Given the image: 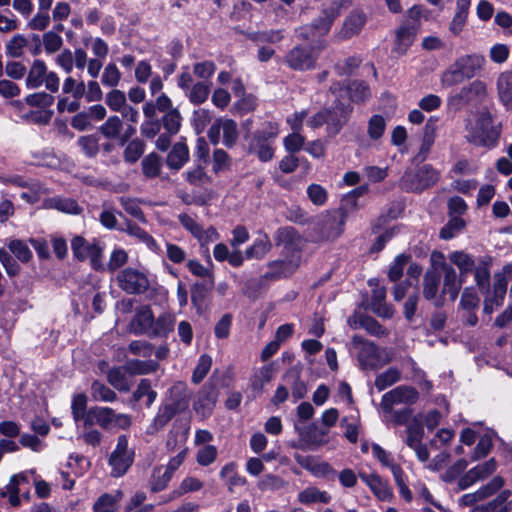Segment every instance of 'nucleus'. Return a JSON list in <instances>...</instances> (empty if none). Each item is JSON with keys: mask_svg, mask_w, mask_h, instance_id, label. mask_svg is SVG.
Listing matches in <instances>:
<instances>
[{"mask_svg": "<svg viewBox=\"0 0 512 512\" xmlns=\"http://www.w3.org/2000/svg\"><path fill=\"white\" fill-rule=\"evenodd\" d=\"M466 131L470 143L487 148L495 147L501 135L500 126L493 124L492 114L486 109L478 113L474 122H467Z\"/></svg>", "mask_w": 512, "mask_h": 512, "instance_id": "1", "label": "nucleus"}, {"mask_svg": "<svg viewBox=\"0 0 512 512\" xmlns=\"http://www.w3.org/2000/svg\"><path fill=\"white\" fill-rule=\"evenodd\" d=\"M345 213L343 211L330 210L318 216L313 229L312 241H333L344 232Z\"/></svg>", "mask_w": 512, "mask_h": 512, "instance_id": "2", "label": "nucleus"}, {"mask_svg": "<svg viewBox=\"0 0 512 512\" xmlns=\"http://www.w3.org/2000/svg\"><path fill=\"white\" fill-rule=\"evenodd\" d=\"M132 424L131 416L124 413H116L110 407L94 406L87 412L85 427L100 426L104 430L118 428L127 430Z\"/></svg>", "mask_w": 512, "mask_h": 512, "instance_id": "3", "label": "nucleus"}, {"mask_svg": "<svg viewBox=\"0 0 512 512\" xmlns=\"http://www.w3.org/2000/svg\"><path fill=\"white\" fill-rule=\"evenodd\" d=\"M277 245L283 247L285 255L290 256L288 270H297L301 264L304 240L302 236L291 226L279 228L275 234Z\"/></svg>", "mask_w": 512, "mask_h": 512, "instance_id": "4", "label": "nucleus"}, {"mask_svg": "<svg viewBox=\"0 0 512 512\" xmlns=\"http://www.w3.org/2000/svg\"><path fill=\"white\" fill-rule=\"evenodd\" d=\"M326 47L325 41H319L316 47L296 45L282 59V63L295 71H307L316 67L318 53Z\"/></svg>", "mask_w": 512, "mask_h": 512, "instance_id": "5", "label": "nucleus"}, {"mask_svg": "<svg viewBox=\"0 0 512 512\" xmlns=\"http://www.w3.org/2000/svg\"><path fill=\"white\" fill-rule=\"evenodd\" d=\"M440 178V173L431 165L421 166L417 171H407L400 180V186L407 192H422L435 185Z\"/></svg>", "mask_w": 512, "mask_h": 512, "instance_id": "6", "label": "nucleus"}, {"mask_svg": "<svg viewBox=\"0 0 512 512\" xmlns=\"http://www.w3.org/2000/svg\"><path fill=\"white\" fill-rule=\"evenodd\" d=\"M133 461L134 451L128 448V438L126 435H120L108 460L112 468L111 475L113 477L123 476L131 467Z\"/></svg>", "mask_w": 512, "mask_h": 512, "instance_id": "7", "label": "nucleus"}, {"mask_svg": "<svg viewBox=\"0 0 512 512\" xmlns=\"http://www.w3.org/2000/svg\"><path fill=\"white\" fill-rule=\"evenodd\" d=\"M221 135L223 144L228 148L233 147L239 138L237 123L225 117L216 119L208 130V138L211 143L217 145L220 142Z\"/></svg>", "mask_w": 512, "mask_h": 512, "instance_id": "8", "label": "nucleus"}, {"mask_svg": "<svg viewBox=\"0 0 512 512\" xmlns=\"http://www.w3.org/2000/svg\"><path fill=\"white\" fill-rule=\"evenodd\" d=\"M352 345L358 350L357 359L363 370H374L381 365L378 347L359 335L352 337Z\"/></svg>", "mask_w": 512, "mask_h": 512, "instance_id": "9", "label": "nucleus"}, {"mask_svg": "<svg viewBox=\"0 0 512 512\" xmlns=\"http://www.w3.org/2000/svg\"><path fill=\"white\" fill-rule=\"evenodd\" d=\"M71 249L78 260L89 259L93 269L102 268L103 249L97 243H89L83 237L76 236L71 241Z\"/></svg>", "mask_w": 512, "mask_h": 512, "instance_id": "10", "label": "nucleus"}, {"mask_svg": "<svg viewBox=\"0 0 512 512\" xmlns=\"http://www.w3.org/2000/svg\"><path fill=\"white\" fill-rule=\"evenodd\" d=\"M118 286L128 294L144 293L149 287L147 276L134 268L121 270L116 277Z\"/></svg>", "mask_w": 512, "mask_h": 512, "instance_id": "11", "label": "nucleus"}, {"mask_svg": "<svg viewBox=\"0 0 512 512\" xmlns=\"http://www.w3.org/2000/svg\"><path fill=\"white\" fill-rule=\"evenodd\" d=\"M417 390L411 386L401 385L386 392L381 399L380 406L386 413H392L394 405L414 404L418 400Z\"/></svg>", "mask_w": 512, "mask_h": 512, "instance_id": "12", "label": "nucleus"}, {"mask_svg": "<svg viewBox=\"0 0 512 512\" xmlns=\"http://www.w3.org/2000/svg\"><path fill=\"white\" fill-rule=\"evenodd\" d=\"M439 259L438 266L442 270L444 274V282H443V294H448L451 300H456L458 293L460 291L461 285L464 282V278L461 276L458 278L456 270L452 265L446 263L445 257L440 252H434L432 254V259Z\"/></svg>", "mask_w": 512, "mask_h": 512, "instance_id": "13", "label": "nucleus"}, {"mask_svg": "<svg viewBox=\"0 0 512 512\" xmlns=\"http://www.w3.org/2000/svg\"><path fill=\"white\" fill-rule=\"evenodd\" d=\"M487 95V85L481 80H475L462 87L457 93L448 98V105L458 107L462 103L483 99Z\"/></svg>", "mask_w": 512, "mask_h": 512, "instance_id": "14", "label": "nucleus"}, {"mask_svg": "<svg viewBox=\"0 0 512 512\" xmlns=\"http://www.w3.org/2000/svg\"><path fill=\"white\" fill-rule=\"evenodd\" d=\"M496 470V462L494 459H490L485 463L479 464L476 467L470 469L458 480V486L461 490H465L472 486L477 481L483 480L493 474Z\"/></svg>", "mask_w": 512, "mask_h": 512, "instance_id": "15", "label": "nucleus"}, {"mask_svg": "<svg viewBox=\"0 0 512 512\" xmlns=\"http://www.w3.org/2000/svg\"><path fill=\"white\" fill-rule=\"evenodd\" d=\"M218 399V389L215 384L210 382L203 385L198 393L197 400L194 403V409L197 413L206 417L211 414Z\"/></svg>", "mask_w": 512, "mask_h": 512, "instance_id": "16", "label": "nucleus"}, {"mask_svg": "<svg viewBox=\"0 0 512 512\" xmlns=\"http://www.w3.org/2000/svg\"><path fill=\"white\" fill-rule=\"evenodd\" d=\"M352 109L343 105H337L328 109L326 131L329 137H334L348 123Z\"/></svg>", "mask_w": 512, "mask_h": 512, "instance_id": "17", "label": "nucleus"}, {"mask_svg": "<svg viewBox=\"0 0 512 512\" xmlns=\"http://www.w3.org/2000/svg\"><path fill=\"white\" fill-rule=\"evenodd\" d=\"M340 8V2L333 0L323 8L319 17L312 21L318 35L323 36L330 31L334 20L340 15Z\"/></svg>", "mask_w": 512, "mask_h": 512, "instance_id": "18", "label": "nucleus"}, {"mask_svg": "<svg viewBox=\"0 0 512 512\" xmlns=\"http://www.w3.org/2000/svg\"><path fill=\"white\" fill-rule=\"evenodd\" d=\"M365 23L366 15L363 12H351L344 20L343 25L338 32V38L341 40H347L358 35Z\"/></svg>", "mask_w": 512, "mask_h": 512, "instance_id": "19", "label": "nucleus"}, {"mask_svg": "<svg viewBox=\"0 0 512 512\" xmlns=\"http://www.w3.org/2000/svg\"><path fill=\"white\" fill-rule=\"evenodd\" d=\"M360 479L370 488L372 493L381 501H390L393 493L388 483L378 474L361 473Z\"/></svg>", "mask_w": 512, "mask_h": 512, "instance_id": "20", "label": "nucleus"}, {"mask_svg": "<svg viewBox=\"0 0 512 512\" xmlns=\"http://www.w3.org/2000/svg\"><path fill=\"white\" fill-rule=\"evenodd\" d=\"M418 30L410 24H402L395 31L394 52L404 55L414 43Z\"/></svg>", "mask_w": 512, "mask_h": 512, "instance_id": "21", "label": "nucleus"}, {"mask_svg": "<svg viewBox=\"0 0 512 512\" xmlns=\"http://www.w3.org/2000/svg\"><path fill=\"white\" fill-rule=\"evenodd\" d=\"M153 318V313L149 306L141 307L130 322V331L136 335H150Z\"/></svg>", "mask_w": 512, "mask_h": 512, "instance_id": "22", "label": "nucleus"}, {"mask_svg": "<svg viewBox=\"0 0 512 512\" xmlns=\"http://www.w3.org/2000/svg\"><path fill=\"white\" fill-rule=\"evenodd\" d=\"M466 79H471L481 72L486 59L480 54H468L461 56L455 60Z\"/></svg>", "mask_w": 512, "mask_h": 512, "instance_id": "23", "label": "nucleus"}, {"mask_svg": "<svg viewBox=\"0 0 512 512\" xmlns=\"http://www.w3.org/2000/svg\"><path fill=\"white\" fill-rule=\"evenodd\" d=\"M496 89L500 102L507 110H512V71L501 72L496 79Z\"/></svg>", "mask_w": 512, "mask_h": 512, "instance_id": "24", "label": "nucleus"}, {"mask_svg": "<svg viewBox=\"0 0 512 512\" xmlns=\"http://www.w3.org/2000/svg\"><path fill=\"white\" fill-rule=\"evenodd\" d=\"M471 1L472 0H456L455 12L449 24V30L455 36L459 35L466 25Z\"/></svg>", "mask_w": 512, "mask_h": 512, "instance_id": "25", "label": "nucleus"}, {"mask_svg": "<svg viewBox=\"0 0 512 512\" xmlns=\"http://www.w3.org/2000/svg\"><path fill=\"white\" fill-rule=\"evenodd\" d=\"M491 256L477 258V265L473 270L476 285L481 291H487L490 284Z\"/></svg>", "mask_w": 512, "mask_h": 512, "instance_id": "26", "label": "nucleus"}, {"mask_svg": "<svg viewBox=\"0 0 512 512\" xmlns=\"http://www.w3.org/2000/svg\"><path fill=\"white\" fill-rule=\"evenodd\" d=\"M440 285V274L436 269L428 270L423 278V296L427 300H434L436 305L442 303L441 297H438Z\"/></svg>", "mask_w": 512, "mask_h": 512, "instance_id": "27", "label": "nucleus"}, {"mask_svg": "<svg viewBox=\"0 0 512 512\" xmlns=\"http://www.w3.org/2000/svg\"><path fill=\"white\" fill-rule=\"evenodd\" d=\"M283 382L292 393L294 401H298L307 394V385L301 380L300 373L295 369H290L283 376Z\"/></svg>", "mask_w": 512, "mask_h": 512, "instance_id": "28", "label": "nucleus"}, {"mask_svg": "<svg viewBox=\"0 0 512 512\" xmlns=\"http://www.w3.org/2000/svg\"><path fill=\"white\" fill-rule=\"evenodd\" d=\"M166 402L182 413L189 407L190 393L184 384H175L170 389V397Z\"/></svg>", "mask_w": 512, "mask_h": 512, "instance_id": "29", "label": "nucleus"}, {"mask_svg": "<svg viewBox=\"0 0 512 512\" xmlns=\"http://www.w3.org/2000/svg\"><path fill=\"white\" fill-rule=\"evenodd\" d=\"M189 159V150L184 142H177L168 153L166 163L169 168L179 170Z\"/></svg>", "mask_w": 512, "mask_h": 512, "instance_id": "30", "label": "nucleus"}, {"mask_svg": "<svg viewBox=\"0 0 512 512\" xmlns=\"http://www.w3.org/2000/svg\"><path fill=\"white\" fill-rule=\"evenodd\" d=\"M449 259L452 264L457 266L460 270V276L465 277L472 273L477 265V259H474L471 255L463 251H454L449 255Z\"/></svg>", "mask_w": 512, "mask_h": 512, "instance_id": "31", "label": "nucleus"}, {"mask_svg": "<svg viewBox=\"0 0 512 512\" xmlns=\"http://www.w3.org/2000/svg\"><path fill=\"white\" fill-rule=\"evenodd\" d=\"M46 208L50 209H56L60 212L67 213V214H80L81 208L79 207L78 203L71 198H65V197H51L47 200H45L44 203Z\"/></svg>", "mask_w": 512, "mask_h": 512, "instance_id": "32", "label": "nucleus"}, {"mask_svg": "<svg viewBox=\"0 0 512 512\" xmlns=\"http://www.w3.org/2000/svg\"><path fill=\"white\" fill-rule=\"evenodd\" d=\"M47 72V66L43 60L33 61L26 78V86L29 89H36L44 83V77Z\"/></svg>", "mask_w": 512, "mask_h": 512, "instance_id": "33", "label": "nucleus"}, {"mask_svg": "<svg viewBox=\"0 0 512 512\" xmlns=\"http://www.w3.org/2000/svg\"><path fill=\"white\" fill-rule=\"evenodd\" d=\"M237 464L229 462L220 470L219 476L225 481L228 489L233 491L234 487H240L246 484V479L236 471Z\"/></svg>", "mask_w": 512, "mask_h": 512, "instance_id": "34", "label": "nucleus"}, {"mask_svg": "<svg viewBox=\"0 0 512 512\" xmlns=\"http://www.w3.org/2000/svg\"><path fill=\"white\" fill-rule=\"evenodd\" d=\"M210 91V82L198 81L185 91L184 94L192 104L201 105L208 99Z\"/></svg>", "mask_w": 512, "mask_h": 512, "instance_id": "35", "label": "nucleus"}, {"mask_svg": "<svg viewBox=\"0 0 512 512\" xmlns=\"http://www.w3.org/2000/svg\"><path fill=\"white\" fill-rule=\"evenodd\" d=\"M175 318L171 314L163 313L157 319L153 318V326L150 331L151 337H166L173 331Z\"/></svg>", "mask_w": 512, "mask_h": 512, "instance_id": "36", "label": "nucleus"}, {"mask_svg": "<svg viewBox=\"0 0 512 512\" xmlns=\"http://www.w3.org/2000/svg\"><path fill=\"white\" fill-rule=\"evenodd\" d=\"M122 497L121 491L115 494L104 493L94 503V512H118V502Z\"/></svg>", "mask_w": 512, "mask_h": 512, "instance_id": "37", "label": "nucleus"}, {"mask_svg": "<svg viewBox=\"0 0 512 512\" xmlns=\"http://www.w3.org/2000/svg\"><path fill=\"white\" fill-rule=\"evenodd\" d=\"M128 235L144 243L151 251H158L159 246L155 239L137 224L128 221L123 229Z\"/></svg>", "mask_w": 512, "mask_h": 512, "instance_id": "38", "label": "nucleus"}, {"mask_svg": "<svg viewBox=\"0 0 512 512\" xmlns=\"http://www.w3.org/2000/svg\"><path fill=\"white\" fill-rule=\"evenodd\" d=\"M158 363L152 360L142 361L137 359L127 360L124 369L131 375H146L155 372Z\"/></svg>", "mask_w": 512, "mask_h": 512, "instance_id": "39", "label": "nucleus"}, {"mask_svg": "<svg viewBox=\"0 0 512 512\" xmlns=\"http://www.w3.org/2000/svg\"><path fill=\"white\" fill-rule=\"evenodd\" d=\"M249 152L255 154L262 162L270 161L274 156V150L269 141L261 140L253 136L249 142Z\"/></svg>", "mask_w": 512, "mask_h": 512, "instance_id": "40", "label": "nucleus"}, {"mask_svg": "<svg viewBox=\"0 0 512 512\" xmlns=\"http://www.w3.org/2000/svg\"><path fill=\"white\" fill-rule=\"evenodd\" d=\"M464 80H466V77L455 61L442 73L440 79L443 87H452L462 83Z\"/></svg>", "mask_w": 512, "mask_h": 512, "instance_id": "41", "label": "nucleus"}, {"mask_svg": "<svg viewBox=\"0 0 512 512\" xmlns=\"http://www.w3.org/2000/svg\"><path fill=\"white\" fill-rule=\"evenodd\" d=\"M143 397H147V407H150L156 400L157 392L152 389L151 381L149 379H141L133 393V400L136 402L140 401Z\"/></svg>", "mask_w": 512, "mask_h": 512, "instance_id": "42", "label": "nucleus"}, {"mask_svg": "<svg viewBox=\"0 0 512 512\" xmlns=\"http://www.w3.org/2000/svg\"><path fill=\"white\" fill-rule=\"evenodd\" d=\"M172 475L169 471L163 468V466H158L154 468L152 477L150 480L151 490L153 492H159L164 490L169 481L172 478Z\"/></svg>", "mask_w": 512, "mask_h": 512, "instance_id": "43", "label": "nucleus"}, {"mask_svg": "<svg viewBox=\"0 0 512 512\" xmlns=\"http://www.w3.org/2000/svg\"><path fill=\"white\" fill-rule=\"evenodd\" d=\"M182 117L178 109L167 111L161 119V124L169 135H175L181 127Z\"/></svg>", "mask_w": 512, "mask_h": 512, "instance_id": "44", "label": "nucleus"}, {"mask_svg": "<svg viewBox=\"0 0 512 512\" xmlns=\"http://www.w3.org/2000/svg\"><path fill=\"white\" fill-rule=\"evenodd\" d=\"M91 396L95 401L103 402H114L117 399L116 393L99 381L92 383Z\"/></svg>", "mask_w": 512, "mask_h": 512, "instance_id": "45", "label": "nucleus"}, {"mask_svg": "<svg viewBox=\"0 0 512 512\" xmlns=\"http://www.w3.org/2000/svg\"><path fill=\"white\" fill-rule=\"evenodd\" d=\"M271 242L267 235L263 238L257 239L252 246L246 249L245 256L250 258H263L271 249Z\"/></svg>", "mask_w": 512, "mask_h": 512, "instance_id": "46", "label": "nucleus"}, {"mask_svg": "<svg viewBox=\"0 0 512 512\" xmlns=\"http://www.w3.org/2000/svg\"><path fill=\"white\" fill-rule=\"evenodd\" d=\"M173 417L174 416L172 415L171 411L163 403L159 407L151 425L149 426L148 433L153 434L161 430L173 419Z\"/></svg>", "mask_w": 512, "mask_h": 512, "instance_id": "47", "label": "nucleus"}, {"mask_svg": "<svg viewBox=\"0 0 512 512\" xmlns=\"http://www.w3.org/2000/svg\"><path fill=\"white\" fill-rule=\"evenodd\" d=\"M386 129V120L382 115H373L368 120L367 134L371 140H379Z\"/></svg>", "mask_w": 512, "mask_h": 512, "instance_id": "48", "label": "nucleus"}, {"mask_svg": "<svg viewBox=\"0 0 512 512\" xmlns=\"http://www.w3.org/2000/svg\"><path fill=\"white\" fill-rule=\"evenodd\" d=\"M107 381L118 391L127 392L131 388L129 381L121 368H113L109 370L107 374Z\"/></svg>", "mask_w": 512, "mask_h": 512, "instance_id": "49", "label": "nucleus"}, {"mask_svg": "<svg viewBox=\"0 0 512 512\" xmlns=\"http://www.w3.org/2000/svg\"><path fill=\"white\" fill-rule=\"evenodd\" d=\"M11 253L22 263H28L32 259V251L27 244L20 239H13L8 243Z\"/></svg>", "mask_w": 512, "mask_h": 512, "instance_id": "50", "label": "nucleus"}, {"mask_svg": "<svg viewBox=\"0 0 512 512\" xmlns=\"http://www.w3.org/2000/svg\"><path fill=\"white\" fill-rule=\"evenodd\" d=\"M400 371L396 368H389L379 374L375 379V387L378 391H383L400 380Z\"/></svg>", "mask_w": 512, "mask_h": 512, "instance_id": "51", "label": "nucleus"}, {"mask_svg": "<svg viewBox=\"0 0 512 512\" xmlns=\"http://www.w3.org/2000/svg\"><path fill=\"white\" fill-rule=\"evenodd\" d=\"M122 78V74L115 63H108L101 75V83L110 88L118 86Z\"/></svg>", "mask_w": 512, "mask_h": 512, "instance_id": "52", "label": "nucleus"}, {"mask_svg": "<svg viewBox=\"0 0 512 512\" xmlns=\"http://www.w3.org/2000/svg\"><path fill=\"white\" fill-rule=\"evenodd\" d=\"M142 170L146 177H157L161 171L160 157L156 153L148 154L142 161Z\"/></svg>", "mask_w": 512, "mask_h": 512, "instance_id": "53", "label": "nucleus"}, {"mask_svg": "<svg viewBox=\"0 0 512 512\" xmlns=\"http://www.w3.org/2000/svg\"><path fill=\"white\" fill-rule=\"evenodd\" d=\"M123 128V123L121 119L114 115L110 116L100 127L101 134L108 138L114 139L119 136L121 129Z\"/></svg>", "mask_w": 512, "mask_h": 512, "instance_id": "54", "label": "nucleus"}, {"mask_svg": "<svg viewBox=\"0 0 512 512\" xmlns=\"http://www.w3.org/2000/svg\"><path fill=\"white\" fill-rule=\"evenodd\" d=\"M465 222L461 217H451L445 226L440 230V238L450 240L455 237L463 228Z\"/></svg>", "mask_w": 512, "mask_h": 512, "instance_id": "55", "label": "nucleus"}, {"mask_svg": "<svg viewBox=\"0 0 512 512\" xmlns=\"http://www.w3.org/2000/svg\"><path fill=\"white\" fill-rule=\"evenodd\" d=\"M64 94H69L72 98L81 99L85 95L86 85L83 81H77L73 77H67L62 86Z\"/></svg>", "mask_w": 512, "mask_h": 512, "instance_id": "56", "label": "nucleus"}, {"mask_svg": "<svg viewBox=\"0 0 512 512\" xmlns=\"http://www.w3.org/2000/svg\"><path fill=\"white\" fill-rule=\"evenodd\" d=\"M290 262V256L285 255V259L283 260H275L269 263V268L272 270L271 272L266 274L267 278H278V277H286L294 273L296 270H288V263Z\"/></svg>", "mask_w": 512, "mask_h": 512, "instance_id": "57", "label": "nucleus"}, {"mask_svg": "<svg viewBox=\"0 0 512 512\" xmlns=\"http://www.w3.org/2000/svg\"><path fill=\"white\" fill-rule=\"evenodd\" d=\"M71 411L73 418L76 422L83 420L87 417V397L85 394H77L73 397L71 404Z\"/></svg>", "mask_w": 512, "mask_h": 512, "instance_id": "58", "label": "nucleus"}, {"mask_svg": "<svg viewBox=\"0 0 512 512\" xmlns=\"http://www.w3.org/2000/svg\"><path fill=\"white\" fill-rule=\"evenodd\" d=\"M216 71V65L213 61L205 60L193 64V75L200 79V81L209 82Z\"/></svg>", "mask_w": 512, "mask_h": 512, "instance_id": "59", "label": "nucleus"}, {"mask_svg": "<svg viewBox=\"0 0 512 512\" xmlns=\"http://www.w3.org/2000/svg\"><path fill=\"white\" fill-rule=\"evenodd\" d=\"M211 365L212 358L207 354L201 355L193 371L192 382L195 384H199L208 374Z\"/></svg>", "mask_w": 512, "mask_h": 512, "instance_id": "60", "label": "nucleus"}, {"mask_svg": "<svg viewBox=\"0 0 512 512\" xmlns=\"http://www.w3.org/2000/svg\"><path fill=\"white\" fill-rule=\"evenodd\" d=\"M28 44L23 35L13 36L5 46L6 54L13 58H19L23 55V48Z\"/></svg>", "mask_w": 512, "mask_h": 512, "instance_id": "61", "label": "nucleus"}, {"mask_svg": "<svg viewBox=\"0 0 512 512\" xmlns=\"http://www.w3.org/2000/svg\"><path fill=\"white\" fill-rule=\"evenodd\" d=\"M127 351L135 356L149 358L154 351L153 345L145 340H134L128 344Z\"/></svg>", "mask_w": 512, "mask_h": 512, "instance_id": "62", "label": "nucleus"}, {"mask_svg": "<svg viewBox=\"0 0 512 512\" xmlns=\"http://www.w3.org/2000/svg\"><path fill=\"white\" fill-rule=\"evenodd\" d=\"M43 46L47 54L59 51L63 45L62 37L55 31H48L42 37Z\"/></svg>", "mask_w": 512, "mask_h": 512, "instance_id": "63", "label": "nucleus"}, {"mask_svg": "<svg viewBox=\"0 0 512 512\" xmlns=\"http://www.w3.org/2000/svg\"><path fill=\"white\" fill-rule=\"evenodd\" d=\"M217 448L214 445H204L198 449L196 461L200 466H209L217 458Z\"/></svg>", "mask_w": 512, "mask_h": 512, "instance_id": "64", "label": "nucleus"}]
</instances>
